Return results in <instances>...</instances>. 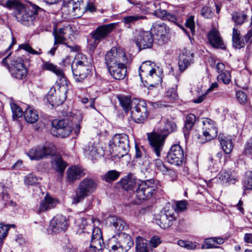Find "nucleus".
Returning <instances> with one entry per match:
<instances>
[{
	"label": "nucleus",
	"instance_id": "15",
	"mask_svg": "<svg viewBox=\"0 0 252 252\" xmlns=\"http://www.w3.org/2000/svg\"><path fill=\"white\" fill-rule=\"evenodd\" d=\"M155 64L150 61L145 62L139 67V75L141 79H142V76H145L149 81L155 80L158 82L160 81V78L157 74L156 70L154 68Z\"/></svg>",
	"mask_w": 252,
	"mask_h": 252
},
{
	"label": "nucleus",
	"instance_id": "47",
	"mask_svg": "<svg viewBox=\"0 0 252 252\" xmlns=\"http://www.w3.org/2000/svg\"><path fill=\"white\" fill-rule=\"evenodd\" d=\"M38 179L36 176L30 174L25 177L24 182L27 185H33L37 183Z\"/></svg>",
	"mask_w": 252,
	"mask_h": 252
},
{
	"label": "nucleus",
	"instance_id": "31",
	"mask_svg": "<svg viewBox=\"0 0 252 252\" xmlns=\"http://www.w3.org/2000/svg\"><path fill=\"white\" fill-rule=\"evenodd\" d=\"M136 180L135 176L132 174L129 173L122 178L120 183L124 189L128 190L133 189L136 184Z\"/></svg>",
	"mask_w": 252,
	"mask_h": 252
},
{
	"label": "nucleus",
	"instance_id": "6",
	"mask_svg": "<svg viewBox=\"0 0 252 252\" xmlns=\"http://www.w3.org/2000/svg\"><path fill=\"white\" fill-rule=\"evenodd\" d=\"M57 90L54 87L50 89L46 96V98L49 103L52 106H57L64 102L67 97L68 87L67 81H64L62 84L58 85Z\"/></svg>",
	"mask_w": 252,
	"mask_h": 252
},
{
	"label": "nucleus",
	"instance_id": "63",
	"mask_svg": "<svg viewBox=\"0 0 252 252\" xmlns=\"http://www.w3.org/2000/svg\"><path fill=\"white\" fill-rule=\"evenodd\" d=\"M167 11L164 10L158 9L155 11L154 13L157 17L162 18V19L164 20L166 15L167 14Z\"/></svg>",
	"mask_w": 252,
	"mask_h": 252
},
{
	"label": "nucleus",
	"instance_id": "33",
	"mask_svg": "<svg viewBox=\"0 0 252 252\" xmlns=\"http://www.w3.org/2000/svg\"><path fill=\"white\" fill-rule=\"evenodd\" d=\"M196 121V117L193 114L188 115L185 121V126L183 128V132L185 137L189 136V131L190 130L193 126Z\"/></svg>",
	"mask_w": 252,
	"mask_h": 252
},
{
	"label": "nucleus",
	"instance_id": "20",
	"mask_svg": "<svg viewBox=\"0 0 252 252\" xmlns=\"http://www.w3.org/2000/svg\"><path fill=\"white\" fill-rule=\"evenodd\" d=\"M127 63L107 67L111 75L116 80H123L126 76Z\"/></svg>",
	"mask_w": 252,
	"mask_h": 252
},
{
	"label": "nucleus",
	"instance_id": "14",
	"mask_svg": "<svg viewBox=\"0 0 252 252\" xmlns=\"http://www.w3.org/2000/svg\"><path fill=\"white\" fill-rule=\"evenodd\" d=\"M134 40L140 50L151 48L154 42L153 35L149 31H136Z\"/></svg>",
	"mask_w": 252,
	"mask_h": 252
},
{
	"label": "nucleus",
	"instance_id": "43",
	"mask_svg": "<svg viewBox=\"0 0 252 252\" xmlns=\"http://www.w3.org/2000/svg\"><path fill=\"white\" fill-rule=\"evenodd\" d=\"M217 129H209L208 126H204L203 135L205 137L206 140H210L216 137L217 135Z\"/></svg>",
	"mask_w": 252,
	"mask_h": 252
},
{
	"label": "nucleus",
	"instance_id": "19",
	"mask_svg": "<svg viewBox=\"0 0 252 252\" xmlns=\"http://www.w3.org/2000/svg\"><path fill=\"white\" fill-rule=\"evenodd\" d=\"M67 227L68 222L66 218L61 215L55 216L50 224V228L54 233L64 231Z\"/></svg>",
	"mask_w": 252,
	"mask_h": 252
},
{
	"label": "nucleus",
	"instance_id": "27",
	"mask_svg": "<svg viewBox=\"0 0 252 252\" xmlns=\"http://www.w3.org/2000/svg\"><path fill=\"white\" fill-rule=\"evenodd\" d=\"M58 204L57 199L47 194L40 203L38 209V213L47 211L56 207Z\"/></svg>",
	"mask_w": 252,
	"mask_h": 252
},
{
	"label": "nucleus",
	"instance_id": "21",
	"mask_svg": "<svg viewBox=\"0 0 252 252\" xmlns=\"http://www.w3.org/2000/svg\"><path fill=\"white\" fill-rule=\"evenodd\" d=\"M208 38L211 45L214 48L225 49L222 38L218 31L213 28L208 34Z\"/></svg>",
	"mask_w": 252,
	"mask_h": 252
},
{
	"label": "nucleus",
	"instance_id": "8",
	"mask_svg": "<svg viewBox=\"0 0 252 252\" xmlns=\"http://www.w3.org/2000/svg\"><path fill=\"white\" fill-rule=\"evenodd\" d=\"M177 217V212L173 207L165 208L164 211H161L156 216V223L163 229L168 228L172 225Z\"/></svg>",
	"mask_w": 252,
	"mask_h": 252
},
{
	"label": "nucleus",
	"instance_id": "26",
	"mask_svg": "<svg viewBox=\"0 0 252 252\" xmlns=\"http://www.w3.org/2000/svg\"><path fill=\"white\" fill-rule=\"evenodd\" d=\"M41 68L43 70L50 71L55 73L57 76L60 78V81H62V83L64 81H66L62 69L59 68L57 65L52 63L43 61L42 64L41 65Z\"/></svg>",
	"mask_w": 252,
	"mask_h": 252
},
{
	"label": "nucleus",
	"instance_id": "29",
	"mask_svg": "<svg viewBox=\"0 0 252 252\" xmlns=\"http://www.w3.org/2000/svg\"><path fill=\"white\" fill-rule=\"evenodd\" d=\"M248 10L240 11L232 14V20L235 26H241L248 21Z\"/></svg>",
	"mask_w": 252,
	"mask_h": 252
},
{
	"label": "nucleus",
	"instance_id": "36",
	"mask_svg": "<svg viewBox=\"0 0 252 252\" xmlns=\"http://www.w3.org/2000/svg\"><path fill=\"white\" fill-rule=\"evenodd\" d=\"M232 41L233 46L238 49H240L245 45L244 39L241 38L239 31L235 28L233 29Z\"/></svg>",
	"mask_w": 252,
	"mask_h": 252
},
{
	"label": "nucleus",
	"instance_id": "57",
	"mask_svg": "<svg viewBox=\"0 0 252 252\" xmlns=\"http://www.w3.org/2000/svg\"><path fill=\"white\" fill-rule=\"evenodd\" d=\"M236 97L240 103L246 102L247 97L246 94L243 91H239L236 93Z\"/></svg>",
	"mask_w": 252,
	"mask_h": 252
},
{
	"label": "nucleus",
	"instance_id": "49",
	"mask_svg": "<svg viewBox=\"0 0 252 252\" xmlns=\"http://www.w3.org/2000/svg\"><path fill=\"white\" fill-rule=\"evenodd\" d=\"M10 225H2L0 224V241L1 242L7 236V232ZM10 226L15 227L14 224L10 225Z\"/></svg>",
	"mask_w": 252,
	"mask_h": 252
},
{
	"label": "nucleus",
	"instance_id": "4",
	"mask_svg": "<svg viewBox=\"0 0 252 252\" xmlns=\"http://www.w3.org/2000/svg\"><path fill=\"white\" fill-rule=\"evenodd\" d=\"M11 52L4 58L1 63L8 67V70L11 76L17 79H22L25 78L27 75L28 70L25 65L23 60L19 57L13 58L9 65H8V57L11 55Z\"/></svg>",
	"mask_w": 252,
	"mask_h": 252
},
{
	"label": "nucleus",
	"instance_id": "24",
	"mask_svg": "<svg viewBox=\"0 0 252 252\" xmlns=\"http://www.w3.org/2000/svg\"><path fill=\"white\" fill-rule=\"evenodd\" d=\"M118 239L120 243V246L118 249L119 252L127 251L134 245V242L131 237L125 233H119L118 234Z\"/></svg>",
	"mask_w": 252,
	"mask_h": 252
},
{
	"label": "nucleus",
	"instance_id": "5",
	"mask_svg": "<svg viewBox=\"0 0 252 252\" xmlns=\"http://www.w3.org/2000/svg\"><path fill=\"white\" fill-rule=\"evenodd\" d=\"M96 184L94 180L86 178L79 184L73 197V202L78 203L92 194L96 189Z\"/></svg>",
	"mask_w": 252,
	"mask_h": 252
},
{
	"label": "nucleus",
	"instance_id": "44",
	"mask_svg": "<svg viewBox=\"0 0 252 252\" xmlns=\"http://www.w3.org/2000/svg\"><path fill=\"white\" fill-rule=\"evenodd\" d=\"M146 17L144 16L138 15L125 16L123 18V21L125 24L133 23L141 19H144Z\"/></svg>",
	"mask_w": 252,
	"mask_h": 252
},
{
	"label": "nucleus",
	"instance_id": "52",
	"mask_svg": "<svg viewBox=\"0 0 252 252\" xmlns=\"http://www.w3.org/2000/svg\"><path fill=\"white\" fill-rule=\"evenodd\" d=\"M186 25L187 28L189 29L190 32H191L192 35L195 33V29H194V19L192 16H190L188 18L186 22Z\"/></svg>",
	"mask_w": 252,
	"mask_h": 252
},
{
	"label": "nucleus",
	"instance_id": "46",
	"mask_svg": "<svg viewBox=\"0 0 252 252\" xmlns=\"http://www.w3.org/2000/svg\"><path fill=\"white\" fill-rule=\"evenodd\" d=\"M10 106L14 118H18L22 116L23 111L16 104L11 103Z\"/></svg>",
	"mask_w": 252,
	"mask_h": 252
},
{
	"label": "nucleus",
	"instance_id": "12",
	"mask_svg": "<svg viewBox=\"0 0 252 252\" xmlns=\"http://www.w3.org/2000/svg\"><path fill=\"white\" fill-rule=\"evenodd\" d=\"M114 144L116 147V151L118 153L117 156L120 158L127 154L129 151V145L128 136L125 134H118L113 138Z\"/></svg>",
	"mask_w": 252,
	"mask_h": 252
},
{
	"label": "nucleus",
	"instance_id": "18",
	"mask_svg": "<svg viewBox=\"0 0 252 252\" xmlns=\"http://www.w3.org/2000/svg\"><path fill=\"white\" fill-rule=\"evenodd\" d=\"M103 240L101 230L98 227L94 228L90 243L91 251H99L102 249Z\"/></svg>",
	"mask_w": 252,
	"mask_h": 252
},
{
	"label": "nucleus",
	"instance_id": "28",
	"mask_svg": "<svg viewBox=\"0 0 252 252\" xmlns=\"http://www.w3.org/2000/svg\"><path fill=\"white\" fill-rule=\"evenodd\" d=\"M68 181L73 182L85 175L83 169L78 166L70 167L67 171Z\"/></svg>",
	"mask_w": 252,
	"mask_h": 252
},
{
	"label": "nucleus",
	"instance_id": "11",
	"mask_svg": "<svg viewBox=\"0 0 252 252\" xmlns=\"http://www.w3.org/2000/svg\"><path fill=\"white\" fill-rule=\"evenodd\" d=\"M156 188V185L153 180L143 182L136 188V197L141 201L146 200L155 192Z\"/></svg>",
	"mask_w": 252,
	"mask_h": 252
},
{
	"label": "nucleus",
	"instance_id": "54",
	"mask_svg": "<svg viewBox=\"0 0 252 252\" xmlns=\"http://www.w3.org/2000/svg\"><path fill=\"white\" fill-rule=\"evenodd\" d=\"M161 243L160 237L157 235L153 236L150 242V245L151 247L156 248Z\"/></svg>",
	"mask_w": 252,
	"mask_h": 252
},
{
	"label": "nucleus",
	"instance_id": "41",
	"mask_svg": "<svg viewBox=\"0 0 252 252\" xmlns=\"http://www.w3.org/2000/svg\"><path fill=\"white\" fill-rule=\"evenodd\" d=\"M96 147L94 144L90 143L85 149L84 154L88 158L93 160L98 157Z\"/></svg>",
	"mask_w": 252,
	"mask_h": 252
},
{
	"label": "nucleus",
	"instance_id": "34",
	"mask_svg": "<svg viewBox=\"0 0 252 252\" xmlns=\"http://www.w3.org/2000/svg\"><path fill=\"white\" fill-rule=\"evenodd\" d=\"M111 224L114 227L115 231L121 232L127 228L125 221L119 217L113 216L111 218Z\"/></svg>",
	"mask_w": 252,
	"mask_h": 252
},
{
	"label": "nucleus",
	"instance_id": "55",
	"mask_svg": "<svg viewBox=\"0 0 252 252\" xmlns=\"http://www.w3.org/2000/svg\"><path fill=\"white\" fill-rule=\"evenodd\" d=\"M154 163L157 170L161 171L162 173L166 171V167L160 159L158 158L155 159Z\"/></svg>",
	"mask_w": 252,
	"mask_h": 252
},
{
	"label": "nucleus",
	"instance_id": "40",
	"mask_svg": "<svg viewBox=\"0 0 252 252\" xmlns=\"http://www.w3.org/2000/svg\"><path fill=\"white\" fill-rule=\"evenodd\" d=\"M120 246V240L118 239V234L111 237L108 240L107 247L110 252H119L118 249Z\"/></svg>",
	"mask_w": 252,
	"mask_h": 252
},
{
	"label": "nucleus",
	"instance_id": "62",
	"mask_svg": "<svg viewBox=\"0 0 252 252\" xmlns=\"http://www.w3.org/2000/svg\"><path fill=\"white\" fill-rule=\"evenodd\" d=\"M135 157L136 158H141L143 157H146V152L142 148L141 150L137 146H135Z\"/></svg>",
	"mask_w": 252,
	"mask_h": 252
},
{
	"label": "nucleus",
	"instance_id": "37",
	"mask_svg": "<svg viewBox=\"0 0 252 252\" xmlns=\"http://www.w3.org/2000/svg\"><path fill=\"white\" fill-rule=\"evenodd\" d=\"M53 167L57 171L60 173H63L67 165L65 162L60 157H56L52 161Z\"/></svg>",
	"mask_w": 252,
	"mask_h": 252
},
{
	"label": "nucleus",
	"instance_id": "45",
	"mask_svg": "<svg viewBox=\"0 0 252 252\" xmlns=\"http://www.w3.org/2000/svg\"><path fill=\"white\" fill-rule=\"evenodd\" d=\"M218 80H221L224 84H227L229 83L231 80V75L230 72L228 70H225L221 73L218 76Z\"/></svg>",
	"mask_w": 252,
	"mask_h": 252
},
{
	"label": "nucleus",
	"instance_id": "51",
	"mask_svg": "<svg viewBox=\"0 0 252 252\" xmlns=\"http://www.w3.org/2000/svg\"><path fill=\"white\" fill-rule=\"evenodd\" d=\"M19 48L20 49H24L28 52L29 53L33 55H40L41 53L40 51H36L33 49L32 47L28 44H21L19 45Z\"/></svg>",
	"mask_w": 252,
	"mask_h": 252
},
{
	"label": "nucleus",
	"instance_id": "39",
	"mask_svg": "<svg viewBox=\"0 0 252 252\" xmlns=\"http://www.w3.org/2000/svg\"><path fill=\"white\" fill-rule=\"evenodd\" d=\"M119 101L121 106L123 107L125 112L127 113L129 110L131 109V103L133 99L124 95H120L118 96Z\"/></svg>",
	"mask_w": 252,
	"mask_h": 252
},
{
	"label": "nucleus",
	"instance_id": "13",
	"mask_svg": "<svg viewBox=\"0 0 252 252\" xmlns=\"http://www.w3.org/2000/svg\"><path fill=\"white\" fill-rule=\"evenodd\" d=\"M115 26V24L111 23L99 26L92 33V37L94 40V43L91 45L93 49L96 48L102 39L108 36L114 29Z\"/></svg>",
	"mask_w": 252,
	"mask_h": 252
},
{
	"label": "nucleus",
	"instance_id": "2",
	"mask_svg": "<svg viewBox=\"0 0 252 252\" xmlns=\"http://www.w3.org/2000/svg\"><path fill=\"white\" fill-rule=\"evenodd\" d=\"M14 8L15 16L17 21L24 26H30L33 24L38 10L40 8L35 5H32V9L27 5H24L18 0L13 7Z\"/></svg>",
	"mask_w": 252,
	"mask_h": 252
},
{
	"label": "nucleus",
	"instance_id": "58",
	"mask_svg": "<svg viewBox=\"0 0 252 252\" xmlns=\"http://www.w3.org/2000/svg\"><path fill=\"white\" fill-rule=\"evenodd\" d=\"M230 172L226 171H221L219 175V178L223 182L227 183V179L229 178Z\"/></svg>",
	"mask_w": 252,
	"mask_h": 252
},
{
	"label": "nucleus",
	"instance_id": "59",
	"mask_svg": "<svg viewBox=\"0 0 252 252\" xmlns=\"http://www.w3.org/2000/svg\"><path fill=\"white\" fill-rule=\"evenodd\" d=\"M244 153L246 155L252 154V136L249 139L245 146Z\"/></svg>",
	"mask_w": 252,
	"mask_h": 252
},
{
	"label": "nucleus",
	"instance_id": "56",
	"mask_svg": "<svg viewBox=\"0 0 252 252\" xmlns=\"http://www.w3.org/2000/svg\"><path fill=\"white\" fill-rule=\"evenodd\" d=\"M203 247L205 249L217 248V247L215 245L214 240H213L212 238L206 239L204 240V244L203 245Z\"/></svg>",
	"mask_w": 252,
	"mask_h": 252
},
{
	"label": "nucleus",
	"instance_id": "10",
	"mask_svg": "<svg viewBox=\"0 0 252 252\" xmlns=\"http://www.w3.org/2000/svg\"><path fill=\"white\" fill-rule=\"evenodd\" d=\"M51 130L53 135L61 138L68 136L72 131L71 124L68 120H54Z\"/></svg>",
	"mask_w": 252,
	"mask_h": 252
},
{
	"label": "nucleus",
	"instance_id": "1",
	"mask_svg": "<svg viewBox=\"0 0 252 252\" xmlns=\"http://www.w3.org/2000/svg\"><path fill=\"white\" fill-rule=\"evenodd\" d=\"M176 124L172 121H166L162 129V134L148 133V139L150 146L157 157L160 156V152L164 143V140L168 134L176 130Z\"/></svg>",
	"mask_w": 252,
	"mask_h": 252
},
{
	"label": "nucleus",
	"instance_id": "38",
	"mask_svg": "<svg viewBox=\"0 0 252 252\" xmlns=\"http://www.w3.org/2000/svg\"><path fill=\"white\" fill-rule=\"evenodd\" d=\"M147 242L144 238L137 237L135 240L136 252H148Z\"/></svg>",
	"mask_w": 252,
	"mask_h": 252
},
{
	"label": "nucleus",
	"instance_id": "35",
	"mask_svg": "<svg viewBox=\"0 0 252 252\" xmlns=\"http://www.w3.org/2000/svg\"><path fill=\"white\" fill-rule=\"evenodd\" d=\"M24 117L28 123L31 124L34 123L38 119L37 111L30 107L25 110L24 113Z\"/></svg>",
	"mask_w": 252,
	"mask_h": 252
},
{
	"label": "nucleus",
	"instance_id": "17",
	"mask_svg": "<svg viewBox=\"0 0 252 252\" xmlns=\"http://www.w3.org/2000/svg\"><path fill=\"white\" fill-rule=\"evenodd\" d=\"M52 151L49 146H39L32 148L27 155L31 160H38L50 155Z\"/></svg>",
	"mask_w": 252,
	"mask_h": 252
},
{
	"label": "nucleus",
	"instance_id": "16",
	"mask_svg": "<svg viewBox=\"0 0 252 252\" xmlns=\"http://www.w3.org/2000/svg\"><path fill=\"white\" fill-rule=\"evenodd\" d=\"M184 158L183 150L178 144L174 145L171 147L166 157L169 163L177 166L182 164Z\"/></svg>",
	"mask_w": 252,
	"mask_h": 252
},
{
	"label": "nucleus",
	"instance_id": "7",
	"mask_svg": "<svg viewBox=\"0 0 252 252\" xmlns=\"http://www.w3.org/2000/svg\"><path fill=\"white\" fill-rule=\"evenodd\" d=\"M130 111L131 119L137 123H143L149 114L146 102L136 98L133 99Z\"/></svg>",
	"mask_w": 252,
	"mask_h": 252
},
{
	"label": "nucleus",
	"instance_id": "23",
	"mask_svg": "<svg viewBox=\"0 0 252 252\" xmlns=\"http://www.w3.org/2000/svg\"><path fill=\"white\" fill-rule=\"evenodd\" d=\"M154 29L156 39L158 41L159 44H163L168 41V35L167 33L169 29L166 28L165 25H157L154 27Z\"/></svg>",
	"mask_w": 252,
	"mask_h": 252
},
{
	"label": "nucleus",
	"instance_id": "9",
	"mask_svg": "<svg viewBox=\"0 0 252 252\" xmlns=\"http://www.w3.org/2000/svg\"><path fill=\"white\" fill-rule=\"evenodd\" d=\"M107 67L127 63V59L124 50L121 48L112 47L105 57Z\"/></svg>",
	"mask_w": 252,
	"mask_h": 252
},
{
	"label": "nucleus",
	"instance_id": "25",
	"mask_svg": "<svg viewBox=\"0 0 252 252\" xmlns=\"http://www.w3.org/2000/svg\"><path fill=\"white\" fill-rule=\"evenodd\" d=\"M193 54L187 50H185L180 54L178 62L179 69L183 72L192 63Z\"/></svg>",
	"mask_w": 252,
	"mask_h": 252
},
{
	"label": "nucleus",
	"instance_id": "22",
	"mask_svg": "<svg viewBox=\"0 0 252 252\" xmlns=\"http://www.w3.org/2000/svg\"><path fill=\"white\" fill-rule=\"evenodd\" d=\"M71 32L72 29L68 24L64 26L63 28H60L59 30L54 29L53 34L54 37L55 44L57 42L65 44L66 40L65 36L71 34Z\"/></svg>",
	"mask_w": 252,
	"mask_h": 252
},
{
	"label": "nucleus",
	"instance_id": "42",
	"mask_svg": "<svg viewBox=\"0 0 252 252\" xmlns=\"http://www.w3.org/2000/svg\"><path fill=\"white\" fill-rule=\"evenodd\" d=\"M119 172L112 170L106 172L103 176V179L107 182H110L116 180L120 176Z\"/></svg>",
	"mask_w": 252,
	"mask_h": 252
},
{
	"label": "nucleus",
	"instance_id": "64",
	"mask_svg": "<svg viewBox=\"0 0 252 252\" xmlns=\"http://www.w3.org/2000/svg\"><path fill=\"white\" fill-rule=\"evenodd\" d=\"M164 20H167L175 24L177 23V19L175 15L173 13H171L168 12H167V14L166 15Z\"/></svg>",
	"mask_w": 252,
	"mask_h": 252
},
{
	"label": "nucleus",
	"instance_id": "48",
	"mask_svg": "<svg viewBox=\"0 0 252 252\" xmlns=\"http://www.w3.org/2000/svg\"><path fill=\"white\" fill-rule=\"evenodd\" d=\"M213 14V10L209 6H204L201 10V15L205 18H211Z\"/></svg>",
	"mask_w": 252,
	"mask_h": 252
},
{
	"label": "nucleus",
	"instance_id": "3",
	"mask_svg": "<svg viewBox=\"0 0 252 252\" xmlns=\"http://www.w3.org/2000/svg\"><path fill=\"white\" fill-rule=\"evenodd\" d=\"M91 63L86 56L78 53L71 65L74 78L76 82H82L87 78L91 71Z\"/></svg>",
	"mask_w": 252,
	"mask_h": 252
},
{
	"label": "nucleus",
	"instance_id": "53",
	"mask_svg": "<svg viewBox=\"0 0 252 252\" xmlns=\"http://www.w3.org/2000/svg\"><path fill=\"white\" fill-rule=\"evenodd\" d=\"M18 0H0V4L10 8L13 7L18 2Z\"/></svg>",
	"mask_w": 252,
	"mask_h": 252
},
{
	"label": "nucleus",
	"instance_id": "30",
	"mask_svg": "<svg viewBox=\"0 0 252 252\" xmlns=\"http://www.w3.org/2000/svg\"><path fill=\"white\" fill-rule=\"evenodd\" d=\"M243 189V195H247L250 191L252 190V172L247 171L242 181Z\"/></svg>",
	"mask_w": 252,
	"mask_h": 252
},
{
	"label": "nucleus",
	"instance_id": "61",
	"mask_svg": "<svg viewBox=\"0 0 252 252\" xmlns=\"http://www.w3.org/2000/svg\"><path fill=\"white\" fill-rule=\"evenodd\" d=\"M187 204L185 200L178 201L176 203V209L178 211H182L186 209Z\"/></svg>",
	"mask_w": 252,
	"mask_h": 252
},
{
	"label": "nucleus",
	"instance_id": "32",
	"mask_svg": "<svg viewBox=\"0 0 252 252\" xmlns=\"http://www.w3.org/2000/svg\"><path fill=\"white\" fill-rule=\"evenodd\" d=\"M218 139L223 152L226 154H230L233 148L231 139L221 134L219 135Z\"/></svg>",
	"mask_w": 252,
	"mask_h": 252
},
{
	"label": "nucleus",
	"instance_id": "50",
	"mask_svg": "<svg viewBox=\"0 0 252 252\" xmlns=\"http://www.w3.org/2000/svg\"><path fill=\"white\" fill-rule=\"evenodd\" d=\"M177 87V85H176L175 87L168 89L166 92L167 97L171 100L176 99L178 97V94L176 91Z\"/></svg>",
	"mask_w": 252,
	"mask_h": 252
},
{
	"label": "nucleus",
	"instance_id": "60",
	"mask_svg": "<svg viewBox=\"0 0 252 252\" xmlns=\"http://www.w3.org/2000/svg\"><path fill=\"white\" fill-rule=\"evenodd\" d=\"M2 199L4 202V204L5 205H11L12 206H14L15 204V203H14L11 200L9 199V195L6 192H3Z\"/></svg>",
	"mask_w": 252,
	"mask_h": 252
}]
</instances>
